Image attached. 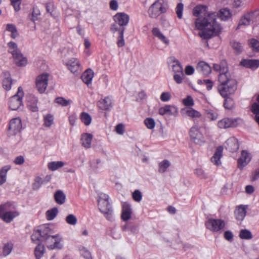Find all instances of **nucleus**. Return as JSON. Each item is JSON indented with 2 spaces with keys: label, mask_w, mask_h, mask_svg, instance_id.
<instances>
[{
  "label": "nucleus",
  "mask_w": 259,
  "mask_h": 259,
  "mask_svg": "<svg viewBox=\"0 0 259 259\" xmlns=\"http://www.w3.org/2000/svg\"><path fill=\"white\" fill-rule=\"evenodd\" d=\"M50 228L47 225L39 226L34 230L31 235V240L34 243L44 242L47 247L51 249H61L63 247L61 242L63 238L59 235H52Z\"/></svg>",
  "instance_id": "1"
},
{
  "label": "nucleus",
  "mask_w": 259,
  "mask_h": 259,
  "mask_svg": "<svg viewBox=\"0 0 259 259\" xmlns=\"http://www.w3.org/2000/svg\"><path fill=\"white\" fill-rule=\"evenodd\" d=\"M196 28L200 30L199 35L208 39L218 34L221 30V25L214 17H197L195 21Z\"/></svg>",
  "instance_id": "2"
},
{
  "label": "nucleus",
  "mask_w": 259,
  "mask_h": 259,
  "mask_svg": "<svg viewBox=\"0 0 259 259\" xmlns=\"http://www.w3.org/2000/svg\"><path fill=\"white\" fill-rule=\"evenodd\" d=\"M98 202L100 211L105 215L107 220L112 221L113 220V209L109 202L108 195L104 193L100 194Z\"/></svg>",
  "instance_id": "3"
},
{
  "label": "nucleus",
  "mask_w": 259,
  "mask_h": 259,
  "mask_svg": "<svg viewBox=\"0 0 259 259\" xmlns=\"http://www.w3.org/2000/svg\"><path fill=\"white\" fill-rule=\"evenodd\" d=\"M194 16H231L229 9L227 8L222 9L219 13L215 15V13H209L207 11V7L203 5H199L196 6L193 11Z\"/></svg>",
  "instance_id": "4"
},
{
  "label": "nucleus",
  "mask_w": 259,
  "mask_h": 259,
  "mask_svg": "<svg viewBox=\"0 0 259 259\" xmlns=\"http://www.w3.org/2000/svg\"><path fill=\"white\" fill-rule=\"evenodd\" d=\"M167 10V5L164 0H157L149 8L148 13L150 15L159 16L166 13Z\"/></svg>",
  "instance_id": "5"
},
{
  "label": "nucleus",
  "mask_w": 259,
  "mask_h": 259,
  "mask_svg": "<svg viewBox=\"0 0 259 259\" xmlns=\"http://www.w3.org/2000/svg\"><path fill=\"white\" fill-rule=\"evenodd\" d=\"M23 95V89L21 87H19L17 94L10 99L9 107L11 110H17L23 105L22 99Z\"/></svg>",
  "instance_id": "6"
},
{
  "label": "nucleus",
  "mask_w": 259,
  "mask_h": 259,
  "mask_svg": "<svg viewBox=\"0 0 259 259\" xmlns=\"http://www.w3.org/2000/svg\"><path fill=\"white\" fill-rule=\"evenodd\" d=\"M220 95L224 98L233 94L237 90V81L231 80L230 83L225 85H219L218 88Z\"/></svg>",
  "instance_id": "7"
},
{
  "label": "nucleus",
  "mask_w": 259,
  "mask_h": 259,
  "mask_svg": "<svg viewBox=\"0 0 259 259\" xmlns=\"http://www.w3.org/2000/svg\"><path fill=\"white\" fill-rule=\"evenodd\" d=\"M114 18L115 22L122 27V28L119 30V39L117 41L118 47H122L124 45V40L123 39L124 28L123 26L127 25L129 22V17H114Z\"/></svg>",
  "instance_id": "8"
},
{
  "label": "nucleus",
  "mask_w": 259,
  "mask_h": 259,
  "mask_svg": "<svg viewBox=\"0 0 259 259\" xmlns=\"http://www.w3.org/2000/svg\"><path fill=\"white\" fill-rule=\"evenodd\" d=\"M205 226L211 231L218 232L224 228L225 223L221 219H209L205 222Z\"/></svg>",
  "instance_id": "9"
},
{
  "label": "nucleus",
  "mask_w": 259,
  "mask_h": 259,
  "mask_svg": "<svg viewBox=\"0 0 259 259\" xmlns=\"http://www.w3.org/2000/svg\"><path fill=\"white\" fill-rule=\"evenodd\" d=\"M189 135L192 141L197 144L204 142V137L197 125L193 126L189 131Z\"/></svg>",
  "instance_id": "10"
},
{
  "label": "nucleus",
  "mask_w": 259,
  "mask_h": 259,
  "mask_svg": "<svg viewBox=\"0 0 259 259\" xmlns=\"http://www.w3.org/2000/svg\"><path fill=\"white\" fill-rule=\"evenodd\" d=\"M49 74L44 73L38 75L36 78V87L37 91L40 93H44L48 86Z\"/></svg>",
  "instance_id": "11"
},
{
  "label": "nucleus",
  "mask_w": 259,
  "mask_h": 259,
  "mask_svg": "<svg viewBox=\"0 0 259 259\" xmlns=\"http://www.w3.org/2000/svg\"><path fill=\"white\" fill-rule=\"evenodd\" d=\"M6 204H8V205L1 210L2 214L0 215V217H2L6 222L10 223L14 218L18 216L19 214L17 211H15L5 212V211H6L11 205V204L9 202L6 203Z\"/></svg>",
  "instance_id": "12"
},
{
  "label": "nucleus",
  "mask_w": 259,
  "mask_h": 259,
  "mask_svg": "<svg viewBox=\"0 0 259 259\" xmlns=\"http://www.w3.org/2000/svg\"><path fill=\"white\" fill-rule=\"evenodd\" d=\"M9 134L15 135L20 133L22 128L21 120L20 118L12 119L9 124Z\"/></svg>",
  "instance_id": "13"
},
{
  "label": "nucleus",
  "mask_w": 259,
  "mask_h": 259,
  "mask_svg": "<svg viewBox=\"0 0 259 259\" xmlns=\"http://www.w3.org/2000/svg\"><path fill=\"white\" fill-rule=\"evenodd\" d=\"M237 118H226L220 120L218 125L220 128H226L237 126Z\"/></svg>",
  "instance_id": "14"
},
{
  "label": "nucleus",
  "mask_w": 259,
  "mask_h": 259,
  "mask_svg": "<svg viewBox=\"0 0 259 259\" xmlns=\"http://www.w3.org/2000/svg\"><path fill=\"white\" fill-rule=\"evenodd\" d=\"M132 213L131 205L127 202H124L122 205L121 219L124 221L130 220L131 218Z\"/></svg>",
  "instance_id": "15"
},
{
  "label": "nucleus",
  "mask_w": 259,
  "mask_h": 259,
  "mask_svg": "<svg viewBox=\"0 0 259 259\" xmlns=\"http://www.w3.org/2000/svg\"><path fill=\"white\" fill-rule=\"evenodd\" d=\"M196 69L204 76H207L211 71L210 66L204 61H200L198 63Z\"/></svg>",
  "instance_id": "16"
},
{
  "label": "nucleus",
  "mask_w": 259,
  "mask_h": 259,
  "mask_svg": "<svg viewBox=\"0 0 259 259\" xmlns=\"http://www.w3.org/2000/svg\"><path fill=\"white\" fill-rule=\"evenodd\" d=\"M226 149L231 152L236 151L239 147L238 142L237 139L232 137L228 139L226 142Z\"/></svg>",
  "instance_id": "17"
},
{
  "label": "nucleus",
  "mask_w": 259,
  "mask_h": 259,
  "mask_svg": "<svg viewBox=\"0 0 259 259\" xmlns=\"http://www.w3.org/2000/svg\"><path fill=\"white\" fill-rule=\"evenodd\" d=\"M223 147L220 146L218 147L215 151L211 158V162L216 165H219L221 164V158L223 155Z\"/></svg>",
  "instance_id": "18"
},
{
  "label": "nucleus",
  "mask_w": 259,
  "mask_h": 259,
  "mask_svg": "<svg viewBox=\"0 0 259 259\" xmlns=\"http://www.w3.org/2000/svg\"><path fill=\"white\" fill-rule=\"evenodd\" d=\"M240 64L245 67L255 70L259 67V60L254 59H243Z\"/></svg>",
  "instance_id": "19"
},
{
  "label": "nucleus",
  "mask_w": 259,
  "mask_h": 259,
  "mask_svg": "<svg viewBox=\"0 0 259 259\" xmlns=\"http://www.w3.org/2000/svg\"><path fill=\"white\" fill-rule=\"evenodd\" d=\"M112 99L109 97H106L100 100L98 103L99 108L103 110H109L112 107Z\"/></svg>",
  "instance_id": "20"
},
{
  "label": "nucleus",
  "mask_w": 259,
  "mask_h": 259,
  "mask_svg": "<svg viewBox=\"0 0 259 259\" xmlns=\"http://www.w3.org/2000/svg\"><path fill=\"white\" fill-rule=\"evenodd\" d=\"M250 160L249 154L246 151L243 150L241 152V156L238 160V167L242 168Z\"/></svg>",
  "instance_id": "21"
},
{
  "label": "nucleus",
  "mask_w": 259,
  "mask_h": 259,
  "mask_svg": "<svg viewBox=\"0 0 259 259\" xmlns=\"http://www.w3.org/2000/svg\"><path fill=\"white\" fill-rule=\"evenodd\" d=\"M219 81L220 82V85H225L230 83L231 80H235L231 77V75L228 71L222 72L219 76Z\"/></svg>",
  "instance_id": "22"
},
{
  "label": "nucleus",
  "mask_w": 259,
  "mask_h": 259,
  "mask_svg": "<svg viewBox=\"0 0 259 259\" xmlns=\"http://www.w3.org/2000/svg\"><path fill=\"white\" fill-rule=\"evenodd\" d=\"M93 137L92 134L89 133H83L81 135V144L85 148H91Z\"/></svg>",
  "instance_id": "23"
},
{
  "label": "nucleus",
  "mask_w": 259,
  "mask_h": 259,
  "mask_svg": "<svg viewBox=\"0 0 259 259\" xmlns=\"http://www.w3.org/2000/svg\"><path fill=\"white\" fill-rule=\"evenodd\" d=\"M12 55L17 65L19 66L26 65L27 64V59L25 57H23L20 51Z\"/></svg>",
  "instance_id": "24"
},
{
  "label": "nucleus",
  "mask_w": 259,
  "mask_h": 259,
  "mask_svg": "<svg viewBox=\"0 0 259 259\" xmlns=\"http://www.w3.org/2000/svg\"><path fill=\"white\" fill-rule=\"evenodd\" d=\"M66 65L68 69L72 73L77 72L79 67V61L74 58L69 60Z\"/></svg>",
  "instance_id": "25"
},
{
  "label": "nucleus",
  "mask_w": 259,
  "mask_h": 259,
  "mask_svg": "<svg viewBox=\"0 0 259 259\" xmlns=\"http://www.w3.org/2000/svg\"><path fill=\"white\" fill-rule=\"evenodd\" d=\"M3 74L4 78L3 81V85L5 90L9 91L11 89L12 79L8 71L4 72Z\"/></svg>",
  "instance_id": "26"
},
{
  "label": "nucleus",
  "mask_w": 259,
  "mask_h": 259,
  "mask_svg": "<svg viewBox=\"0 0 259 259\" xmlns=\"http://www.w3.org/2000/svg\"><path fill=\"white\" fill-rule=\"evenodd\" d=\"M93 76V71L91 69H88L82 73L81 78L82 81L89 85L91 83Z\"/></svg>",
  "instance_id": "27"
},
{
  "label": "nucleus",
  "mask_w": 259,
  "mask_h": 259,
  "mask_svg": "<svg viewBox=\"0 0 259 259\" xmlns=\"http://www.w3.org/2000/svg\"><path fill=\"white\" fill-rule=\"evenodd\" d=\"M37 103V100L33 96H30L27 98V106L32 112H36L38 111Z\"/></svg>",
  "instance_id": "28"
},
{
  "label": "nucleus",
  "mask_w": 259,
  "mask_h": 259,
  "mask_svg": "<svg viewBox=\"0 0 259 259\" xmlns=\"http://www.w3.org/2000/svg\"><path fill=\"white\" fill-rule=\"evenodd\" d=\"M55 202L60 205L63 204L66 200V195L61 190H57L54 195Z\"/></svg>",
  "instance_id": "29"
},
{
  "label": "nucleus",
  "mask_w": 259,
  "mask_h": 259,
  "mask_svg": "<svg viewBox=\"0 0 259 259\" xmlns=\"http://www.w3.org/2000/svg\"><path fill=\"white\" fill-rule=\"evenodd\" d=\"M171 68L172 71L176 73L183 74V70L182 66L178 60L175 58H171Z\"/></svg>",
  "instance_id": "30"
},
{
  "label": "nucleus",
  "mask_w": 259,
  "mask_h": 259,
  "mask_svg": "<svg viewBox=\"0 0 259 259\" xmlns=\"http://www.w3.org/2000/svg\"><path fill=\"white\" fill-rule=\"evenodd\" d=\"M230 45L236 55L240 54L243 51V45L241 43L236 40H232Z\"/></svg>",
  "instance_id": "31"
},
{
  "label": "nucleus",
  "mask_w": 259,
  "mask_h": 259,
  "mask_svg": "<svg viewBox=\"0 0 259 259\" xmlns=\"http://www.w3.org/2000/svg\"><path fill=\"white\" fill-rule=\"evenodd\" d=\"M236 219L238 221H242L246 215V208L244 206H240L235 210Z\"/></svg>",
  "instance_id": "32"
},
{
  "label": "nucleus",
  "mask_w": 259,
  "mask_h": 259,
  "mask_svg": "<svg viewBox=\"0 0 259 259\" xmlns=\"http://www.w3.org/2000/svg\"><path fill=\"white\" fill-rule=\"evenodd\" d=\"M152 34L164 44L168 45L169 41L166 39L165 36L157 28H154L152 30Z\"/></svg>",
  "instance_id": "33"
},
{
  "label": "nucleus",
  "mask_w": 259,
  "mask_h": 259,
  "mask_svg": "<svg viewBox=\"0 0 259 259\" xmlns=\"http://www.w3.org/2000/svg\"><path fill=\"white\" fill-rule=\"evenodd\" d=\"M170 162L167 159H164L160 162L158 164V171L159 173H164L167 169L170 166Z\"/></svg>",
  "instance_id": "34"
},
{
  "label": "nucleus",
  "mask_w": 259,
  "mask_h": 259,
  "mask_svg": "<svg viewBox=\"0 0 259 259\" xmlns=\"http://www.w3.org/2000/svg\"><path fill=\"white\" fill-rule=\"evenodd\" d=\"M64 165V163L63 161H52L48 163V167L50 170L55 171Z\"/></svg>",
  "instance_id": "35"
},
{
  "label": "nucleus",
  "mask_w": 259,
  "mask_h": 259,
  "mask_svg": "<svg viewBox=\"0 0 259 259\" xmlns=\"http://www.w3.org/2000/svg\"><path fill=\"white\" fill-rule=\"evenodd\" d=\"M41 243H37V246L35 248L34 253L36 259H40L44 253V245H42Z\"/></svg>",
  "instance_id": "36"
},
{
  "label": "nucleus",
  "mask_w": 259,
  "mask_h": 259,
  "mask_svg": "<svg viewBox=\"0 0 259 259\" xmlns=\"http://www.w3.org/2000/svg\"><path fill=\"white\" fill-rule=\"evenodd\" d=\"M10 167L6 165L2 168L0 170V185L3 184L6 181V176L8 171Z\"/></svg>",
  "instance_id": "37"
},
{
  "label": "nucleus",
  "mask_w": 259,
  "mask_h": 259,
  "mask_svg": "<svg viewBox=\"0 0 259 259\" xmlns=\"http://www.w3.org/2000/svg\"><path fill=\"white\" fill-rule=\"evenodd\" d=\"M58 210L57 207H54L46 212V217L48 220H53L57 215Z\"/></svg>",
  "instance_id": "38"
},
{
  "label": "nucleus",
  "mask_w": 259,
  "mask_h": 259,
  "mask_svg": "<svg viewBox=\"0 0 259 259\" xmlns=\"http://www.w3.org/2000/svg\"><path fill=\"white\" fill-rule=\"evenodd\" d=\"M81 121L86 125H89L92 121L91 116L86 112H82L80 115Z\"/></svg>",
  "instance_id": "39"
},
{
  "label": "nucleus",
  "mask_w": 259,
  "mask_h": 259,
  "mask_svg": "<svg viewBox=\"0 0 259 259\" xmlns=\"http://www.w3.org/2000/svg\"><path fill=\"white\" fill-rule=\"evenodd\" d=\"M225 99L224 102V107L226 109H229V110H231V109H233L234 108V105H235V103H234L233 99L232 98L229 97L228 96H227V97H225Z\"/></svg>",
  "instance_id": "40"
},
{
  "label": "nucleus",
  "mask_w": 259,
  "mask_h": 259,
  "mask_svg": "<svg viewBox=\"0 0 259 259\" xmlns=\"http://www.w3.org/2000/svg\"><path fill=\"white\" fill-rule=\"evenodd\" d=\"M186 114L192 118H199L201 116L200 113L192 108H188L186 109Z\"/></svg>",
  "instance_id": "41"
},
{
  "label": "nucleus",
  "mask_w": 259,
  "mask_h": 259,
  "mask_svg": "<svg viewBox=\"0 0 259 259\" xmlns=\"http://www.w3.org/2000/svg\"><path fill=\"white\" fill-rule=\"evenodd\" d=\"M55 102L59 105L66 107L70 105L72 103L71 100H66L63 97H57L55 99Z\"/></svg>",
  "instance_id": "42"
},
{
  "label": "nucleus",
  "mask_w": 259,
  "mask_h": 259,
  "mask_svg": "<svg viewBox=\"0 0 259 259\" xmlns=\"http://www.w3.org/2000/svg\"><path fill=\"white\" fill-rule=\"evenodd\" d=\"M239 237L241 239L248 240L251 239L252 238V235L250 231L246 229H243L240 231Z\"/></svg>",
  "instance_id": "43"
},
{
  "label": "nucleus",
  "mask_w": 259,
  "mask_h": 259,
  "mask_svg": "<svg viewBox=\"0 0 259 259\" xmlns=\"http://www.w3.org/2000/svg\"><path fill=\"white\" fill-rule=\"evenodd\" d=\"M205 111L207 118H209L211 120H214L218 118V113L214 110L207 109Z\"/></svg>",
  "instance_id": "44"
},
{
  "label": "nucleus",
  "mask_w": 259,
  "mask_h": 259,
  "mask_svg": "<svg viewBox=\"0 0 259 259\" xmlns=\"http://www.w3.org/2000/svg\"><path fill=\"white\" fill-rule=\"evenodd\" d=\"M66 223L70 225L75 226L77 222L76 217L73 214H68L65 218Z\"/></svg>",
  "instance_id": "45"
},
{
  "label": "nucleus",
  "mask_w": 259,
  "mask_h": 259,
  "mask_svg": "<svg viewBox=\"0 0 259 259\" xmlns=\"http://www.w3.org/2000/svg\"><path fill=\"white\" fill-rule=\"evenodd\" d=\"M13 249V244L11 243H7L5 244L3 247V254L4 256H7L9 254Z\"/></svg>",
  "instance_id": "46"
},
{
  "label": "nucleus",
  "mask_w": 259,
  "mask_h": 259,
  "mask_svg": "<svg viewBox=\"0 0 259 259\" xmlns=\"http://www.w3.org/2000/svg\"><path fill=\"white\" fill-rule=\"evenodd\" d=\"M144 123L149 129H153L155 127V122L152 118H146L144 120Z\"/></svg>",
  "instance_id": "47"
},
{
  "label": "nucleus",
  "mask_w": 259,
  "mask_h": 259,
  "mask_svg": "<svg viewBox=\"0 0 259 259\" xmlns=\"http://www.w3.org/2000/svg\"><path fill=\"white\" fill-rule=\"evenodd\" d=\"M8 45L9 48V52L11 54L19 51V50L18 49L17 45L15 42L13 41H10L8 43Z\"/></svg>",
  "instance_id": "48"
},
{
  "label": "nucleus",
  "mask_w": 259,
  "mask_h": 259,
  "mask_svg": "<svg viewBox=\"0 0 259 259\" xmlns=\"http://www.w3.org/2000/svg\"><path fill=\"white\" fill-rule=\"evenodd\" d=\"M54 118L53 115L48 114L44 118V124L46 126L50 127L53 124Z\"/></svg>",
  "instance_id": "49"
},
{
  "label": "nucleus",
  "mask_w": 259,
  "mask_h": 259,
  "mask_svg": "<svg viewBox=\"0 0 259 259\" xmlns=\"http://www.w3.org/2000/svg\"><path fill=\"white\" fill-rule=\"evenodd\" d=\"M251 20L249 17H242L240 19L237 29H239L241 26H247L250 24Z\"/></svg>",
  "instance_id": "50"
},
{
  "label": "nucleus",
  "mask_w": 259,
  "mask_h": 259,
  "mask_svg": "<svg viewBox=\"0 0 259 259\" xmlns=\"http://www.w3.org/2000/svg\"><path fill=\"white\" fill-rule=\"evenodd\" d=\"M250 46L256 52H259V41L255 39L252 38L249 41Z\"/></svg>",
  "instance_id": "51"
},
{
  "label": "nucleus",
  "mask_w": 259,
  "mask_h": 259,
  "mask_svg": "<svg viewBox=\"0 0 259 259\" xmlns=\"http://www.w3.org/2000/svg\"><path fill=\"white\" fill-rule=\"evenodd\" d=\"M132 196L133 199L137 202H140L142 198V193L139 190L134 191L133 193Z\"/></svg>",
  "instance_id": "52"
},
{
  "label": "nucleus",
  "mask_w": 259,
  "mask_h": 259,
  "mask_svg": "<svg viewBox=\"0 0 259 259\" xmlns=\"http://www.w3.org/2000/svg\"><path fill=\"white\" fill-rule=\"evenodd\" d=\"M11 5L13 6L15 11H19L20 9V5L22 0H10Z\"/></svg>",
  "instance_id": "53"
},
{
  "label": "nucleus",
  "mask_w": 259,
  "mask_h": 259,
  "mask_svg": "<svg viewBox=\"0 0 259 259\" xmlns=\"http://www.w3.org/2000/svg\"><path fill=\"white\" fill-rule=\"evenodd\" d=\"M183 103L186 106H192L194 105V103L193 99L190 96L183 100Z\"/></svg>",
  "instance_id": "54"
},
{
  "label": "nucleus",
  "mask_w": 259,
  "mask_h": 259,
  "mask_svg": "<svg viewBox=\"0 0 259 259\" xmlns=\"http://www.w3.org/2000/svg\"><path fill=\"white\" fill-rule=\"evenodd\" d=\"M42 184V180L41 178L37 177L35 179V182L33 184V189L37 190L39 188Z\"/></svg>",
  "instance_id": "55"
},
{
  "label": "nucleus",
  "mask_w": 259,
  "mask_h": 259,
  "mask_svg": "<svg viewBox=\"0 0 259 259\" xmlns=\"http://www.w3.org/2000/svg\"><path fill=\"white\" fill-rule=\"evenodd\" d=\"M80 252L81 255L85 259H92L90 252L84 247H82Z\"/></svg>",
  "instance_id": "56"
},
{
  "label": "nucleus",
  "mask_w": 259,
  "mask_h": 259,
  "mask_svg": "<svg viewBox=\"0 0 259 259\" xmlns=\"http://www.w3.org/2000/svg\"><path fill=\"white\" fill-rule=\"evenodd\" d=\"M184 72H183V74L176 73L174 75V79L177 83L180 84L183 81V80L184 79Z\"/></svg>",
  "instance_id": "57"
},
{
  "label": "nucleus",
  "mask_w": 259,
  "mask_h": 259,
  "mask_svg": "<svg viewBox=\"0 0 259 259\" xmlns=\"http://www.w3.org/2000/svg\"><path fill=\"white\" fill-rule=\"evenodd\" d=\"M46 9L48 15H53L54 14V6L51 3H48L46 5Z\"/></svg>",
  "instance_id": "58"
},
{
  "label": "nucleus",
  "mask_w": 259,
  "mask_h": 259,
  "mask_svg": "<svg viewBox=\"0 0 259 259\" xmlns=\"http://www.w3.org/2000/svg\"><path fill=\"white\" fill-rule=\"evenodd\" d=\"M170 94L168 92H163L160 96V100L163 102H167L170 99Z\"/></svg>",
  "instance_id": "59"
},
{
  "label": "nucleus",
  "mask_w": 259,
  "mask_h": 259,
  "mask_svg": "<svg viewBox=\"0 0 259 259\" xmlns=\"http://www.w3.org/2000/svg\"><path fill=\"white\" fill-rule=\"evenodd\" d=\"M183 4L182 3H179L176 7V13L177 16H182L183 10Z\"/></svg>",
  "instance_id": "60"
},
{
  "label": "nucleus",
  "mask_w": 259,
  "mask_h": 259,
  "mask_svg": "<svg viewBox=\"0 0 259 259\" xmlns=\"http://www.w3.org/2000/svg\"><path fill=\"white\" fill-rule=\"evenodd\" d=\"M224 237L227 240L231 242L233 240V234L230 231H226L224 233Z\"/></svg>",
  "instance_id": "61"
},
{
  "label": "nucleus",
  "mask_w": 259,
  "mask_h": 259,
  "mask_svg": "<svg viewBox=\"0 0 259 259\" xmlns=\"http://www.w3.org/2000/svg\"><path fill=\"white\" fill-rule=\"evenodd\" d=\"M251 111L255 115L259 114V104L254 103L252 105Z\"/></svg>",
  "instance_id": "62"
},
{
  "label": "nucleus",
  "mask_w": 259,
  "mask_h": 259,
  "mask_svg": "<svg viewBox=\"0 0 259 259\" xmlns=\"http://www.w3.org/2000/svg\"><path fill=\"white\" fill-rule=\"evenodd\" d=\"M118 4L116 0H111L110 2V8L114 11L117 10Z\"/></svg>",
  "instance_id": "63"
},
{
  "label": "nucleus",
  "mask_w": 259,
  "mask_h": 259,
  "mask_svg": "<svg viewBox=\"0 0 259 259\" xmlns=\"http://www.w3.org/2000/svg\"><path fill=\"white\" fill-rule=\"evenodd\" d=\"M116 132L119 135H122L124 133V126L123 124L119 123L116 126Z\"/></svg>",
  "instance_id": "64"
}]
</instances>
